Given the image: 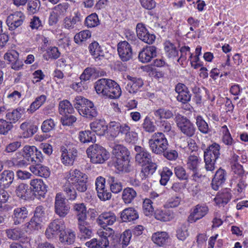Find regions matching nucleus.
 Wrapping results in <instances>:
<instances>
[{
    "label": "nucleus",
    "mask_w": 248,
    "mask_h": 248,
    "mask_svg": "<svg viewBox=\"0 0 248 248\" xmlns=\"http://www.w3.org/2000/svg\"><path fill=\"white\" fill-rule=\"evenodd\" d=\"M87 219L78 221V228L81 238H90L93 236V230L90 224Z\"/></svg>",
    "instance_id": "393cba45"
},
{
    "label": "nucleus",
    "mask_w": 248,
    "mask_h": 248,
    "mask_svg": "<svg viewBox=\"0 0 248 248\" xmlns=\"http://www.w3.org/2000/svg\"><path fill=\"white\" fill-rule=\"evenodd\" d=\"M142 127L144 131L149 133L154 132L156 129L155 125L148 116H146L143 120Z\"/></svg>",
    "instance_id": "13d9d810"
},
{
    "label": "nucleus",
    "mask_w": 248,
    "mask_h": 248,
    "mask_svg": "<svg viewBox=\"0 0 248 248\" xmlns=\"http://www.w3.org/2000/svg\"><path fill=\"white\" fill-rule=\"evenodd\" d=\"M73 105L80 115L87 119L92 120L98 115L93 103L83 96H76L73 101Z\"/></svg>",
    "instance_id": "7ed1b4c3"
},
{
    "label": "nucleus",
    "mask_w": 248,
    "mask_h": 248,
    "mask_svg": "<svg viewBox=\"0 0 248 248\" xmlns=\"http://www.w3.org/2000/svg\"><path fill=\"white\" fill-rule=\"evenodd\" d=\"M226 173L225 170L219 169L216 172L212 182V187L215 190H217L219 187L226 180Z\"/></svg>",
    "instance_id": "c756f323"
},
{
    "label": "nucleus",
    "mask_w": 248,
    "mask_h": 248,
    "mask_svg": "<svg viewBox=\"0 0 248 248\" xmlns=\"http://www.w3.org/2000/svg\"><path fill=\"white\" fill-rule=\"evenodd\" d=\"M23 157L29 162L38 163L43 159V155L34 146L26 145L23 149Z\"/></svg>",
    "instance_id": "1a4fd4ad"
},
{
    "label": "nucleus",
    "mask_w": 248,
    "mask_h": 248,
    "mask_svg": "<svg viewBox=\"0 0 248 248\" xmlns=\"http://www.w3.org/2000/svg\"><path fill=\"white\" fill-rule=\"evenodd\" d=\"M31 190L27 184H20L16 190V195L23 200H26L29 197V193Z\"/></svg>",
    "instance_id": "49530a36"
},
{
    "label": "nucleus",
    "mask_w": 248,
    "mask_h": 248,
    "mask_svg": "<svg viewBox=\"0 0 248 248\" xmlns=\"http://www.w3.org/2000/svg\"><path fill=\"white\" fill-rule=\"evenodd\" d=\"M134 149L137 152L135 160L137 163L143 166L152 162L151 155L146 149L140 146H135Z\"/></svg>",
    "instance_id": "6ab92c4d"
},
{
    "label": "nucleus",
    "mask_w": 248,
    "mask_h": 248,
    "mask_svg": "<svg viewBox=\"0 0 248 248\" xmlns=\"http://www.w3.org/2000/svg\"><path fill=\"white\" fill-rule=\"evenodd\" d=\"M200 163V160L196 155H191L187 158L186 166L187 169L192 171L193 173L192 177L193 180L196 181L200 178L201 175L199 173V167Z\"/></svg>",
    "instance_id": "a211bd4d"
},
{
    "label": "nucleus",
    "mask_w": 248,
    "mask_h": 248,
    "mask_svg": "<svg viewBox=\"0 0 248 248\" xmlns=\"http://www.w3.org/2000/svg\"><path fill=\"white\" fill-rule=\"evenodd\" d=\"M127 78L129 80L125 87L126 90L131 93H135L143 86V82L141 78L132 77L127 76Z\"/></svg>",
    "instance_id": "a878e982"
},
{
    "label": "nucleus",
    "mask_w": 248,
    "mask_h": 248,
    "mask_svg": "<svg viewBox=\"0 0 248 248\" xmlns=\"http://www.w3.org/2000/svg\"><path fill=\"white\" fill-rule=\"evenodd\" d=\"M110 85L108 90V96H106L105 98L114 99L118 98L121 94L122 91L119 84L114 81V84Z\"/></svg>",
    "instance_id": "a18cd8bd"
},
{
    "label": "nucleus",
    "mask_w": 248,
    "mask_h": 248,
    "mask_svg": "<svg viewBox=\"0 0 248 248\" xmlns=\"http://www.w3.org/2000/svg\"><path fill=\"white\" fill-rule=\"evenodd\" d=\"M136 31L139 38L148 44H153L155 40V36L150 33L142 23H139L137 25Z\"/></svg>",
    "instance_id": "2eb2a0df"
},
{
    "label": "nucleus",
    "mask_w": 248,
    "mask_h": 248,
    "mask_svg": "<svg viewBox=\"0 0 248 248\" xmlns=\"http://www.w3.org/2000/svg\"><path fill=\"white\" fill-rule=\"evenodd\" d=\"M132 236V232L129 230L125 231L120 236L121 245L122 248L128 246Z\"/></svg>",
    "instance_id": "69168bd1"
},
{
    "label": "nucleus",
    "mask_w": 248,
    "mask_h": 248,
    "mask_svg": "<svg viewBox=\"0 0 248 248\" xmlns=\"http://www.w3.org/2000/svg\"><path fill=\"white\" fill-rule=\"evenodd\" d=\"M56 124L54 121L50 118L44 121L41 125V129L43 132L47 133L55 129Z\"/></svg>",
    "instance_id": "680f3d73"
},
{
    "label": "nucleus",
    "mask_w": 248,
    "mask_h": 248,
    "mask_svg": "<svg viewBox=\"0 0 248 248\" xmlns=\"http://www.w3.org/2000/svg\"><path fill=\"white\" fill-rule=\"evenodd\" d=\"M75 240V234L71 232H63L60 234V240L61 242L67 244L73 243Z\"/></svg>",
    "instance_id": "603ef678"
},
{
    "label": "nucleus",
    "mask_w": 248,
    "mask_h": 248,
    "mask_svg": "<svg viewBox=\"0 0 248 248\" xmlns=\"http://www.w3.org/2000/svg\"><path fill=\"white\" fill-rule=\"evenodd\" d=\"M114 84V81L108 78H101L98 80L96 82L94 88L96 93L101 94L104 97L108 96V90L111 83Z\"/></svg>",
    "instance_id": "412c9836"
},
{
    "label": "nucleus",
    "mask_w": 248,
    "mask_h": 248,
    "mask_svg": "<svg viewBox=\"0 0 248 248\" xmlns=\"http://www.w3.org/2000/svg\"><path fill=\"white\" fill-rule=\"evenodd\" d=\"M30 170L35 175L45 178L48 177L50 173L47 167L38 163L35 165H31L30 167Z\"/></svg>",
    "instance_id": "2f4dec72"
},
{
    "label": "nucleus",
    "mask_w": 248,
    "mask_h": 248,
    "mask_svg": "<svg viewBox=\"0 0 248 248\" xmlns=\"http://www.w3.org/2000/svg\"><path fill=\"white\" fill-rule=\"evenodd\" d=\"M152 203L153 202L149 199H145L143 202L142 207L143 212L147 216L151 215L154 211Z\"/></svg>",
    "instance_id": "774afa93"
},
{
    "label": "nucleus",
    "mask_w": 248,
    "mask_h": 248,
    "mask_svg": "<svg viewBox=\"0 0 248 248\" xmlns=\"http://www.w3.org/2000/svg\"><path fill=\"white\" fill-rule=\"evenodd\" d=\"M46 96L45 95H41L37 97L34 101L31 103L28 111L30 113H33L39 109L46 102Z\"/></svg>",
    "instance_id": "37998d69"
},
{
    "label": "nucleus",
    "mask_w": 248,
    "mask_h": 248,
    "mask_svg": "<svg viewBox=\"0 0 248 248\" xmlns=\"http://www.w3.org/2000/svg\"><path fill=\"white\" fill-rule=\"evenodd\" d=\"M64 228L63 221L58 219H55L49 223L45 233L48 238H51L63 232Z\"/></svg>",
    "instance_id": "ddd939ff"
},
{
    "label": "nucleus",
    "mask_w": 248,
    "mask_h": 248,
    "mask_svg": "<svg viewBox=\"0 0 248 248\" xmlns=\"http://www.w3.org/2000/svg\"><path fill=\"white\" fill-rule=\"evenodd\" d=\"M231 198V194L228 189H224L219 192L215 198L217 204H227Z\"/></svg>",
    "instance_id": "ea45409f"
},
{
    "label": "nucleus",
    "mask_w": 248,
    "mask_h": 248,
    "mask_svg": "<svg viewBox=\"0 0 248 248\" xmlns=\"http://www.w3.org/2000/svg\"><path fill=\"white\" fill-rule=\"evenodd\" d=\"M175 213L171 210L165 208L163 209H157L155 212L156 219L163 222L170 221L175 217Z\"/></svg>",
    "instance_id": "cd10ccee"
},
{
    "label": "nucleus",
    "mask_w": 248,
    "mask_h": 248,
    "mask_svg": "<svg viewBox=\"0 0 248 248\" xmlns=\"http://www.w3.org/2000/svg\"><path fill=\"white\" fill-rule=\"evenodd\" d=\"M154 113L155 117L158 119L157 120H161L162 119H170L173 116V114L171 110L164 108H160L155 110Z\"/></svg>",
    "instance_id": "09e8293b"
},
{
    "label": "nucleus",
    "mask_w": 248,
    "mask_h": 248,
    "mask_svg": "<svg viewBox=\"0 0 248 248\" xmlns=\"http://www.w3.org/2000/svg\"><path fill=\"white\" fill-rule=\"evenodd\" d=\"M150 149L155 154L160 155L167 150L169 144L168 140L161 132L154 133L149 140Z\"/></svg>",
    "instance_id": "20e7f679"
},
{
    "label": "nucleus",
    "mask_w": 248,
    "mask_h": 248,
    "mask_svg": "<svg viewBox=\"0 0 248 248\" xmlns=\"http://www.w3.org/2000/svg\"><path fill=\"white\" fill-rule=\"evenodd\" d=\"M59 110L60 114L62 115L71 114L74 111L72 105L67 100H64L60 102Z\"/></svg>",
    "instance_id": "58836bf2"
},
{
    "label": "nucleus",
    "mask_w": 248,
    "mask_h": 248,
    "mask_svg": "<svg viewBox=\"0 0 248 248\" xmlns=\"http://www.w3.org/2000/svg\"><path fill=\"white\" fill-rule=\"evenodd\" d=\"M174 173L178 179L180 180H187L188 174L186 173L184 168L181 166H177L174 168Z\"/></svg>",
    "instance_id": "052dcab7"
},
{
    "label": "nucleus",
    "mask_w": 248,
    "mask_h": 248,
    "mask_svg": "<svg viewBox=\"0 0 248 248\" xmlns=\"http://www.w3.org/2000/svg\"><path fill=\"white\" fill-rule=\"evenodd\" d=\"M14 173L11 170H4L0 173V188H8L13 183Z\"/></svg>",
    "instance_id": "bb28decb"
},
{
    "label": "nucleus",
    "mask_w": 248,
    "mask_h": 248,
    "mask_svg": "<svg viewBox=\"0 0 248 248\" xmlns=\"http://www.w3.org/2000/svg\"><path fill=\"white\" fill-rule=\"evenodd\" d=\"M7 237L13 240H17L20 239L23 235L21 230L19 228L9 229L5 231Z\"/></svg>",
    "instance_id": "3c124183"
},
{
    "label": "nucleus",
    "mask_w": 248,
    "mask_h": 248,
    "mask_svg": "<svg viewBox=\"0 0 248 248\" xmlns=\"http://www.w3.org/2000/svg\"><path fill=\"white\" fill-rule=\"evenodd\" d=\"M116 216L112 212H103L98 217L96 222L104 228H108V225H113L116 221Z\"/></svg>",
    "instance_id": "aec40b11"
},
{
    "label": "nucleus",
    "mask_w": 248,
    "mask_h": 248,
    "mask_svg": "<svg viewBox=\"0 0 248 248\" xmlns=\"http://www.w3.org/2000/svg\"><path fill=\"white\" fill-rule=\"evenodd\" d=\"M208 212V208L204 204H198L192 210L188 217V221L190 223L195 222L204 217Z\"/></svg>",
    "instance_id": "dca6fc26"
},
{
    "label": "nucleus",
    "mask_w": 248,
    "mask_h": 248,
    "mask_svg": "<svg viewBox=\"0 0 248 248\" xmlns=\"http://www.w3.org/2000/svg\"><path fill=\"white\" fill-rule=\"evenodd\" d=\"M117 50L121 60L123 62H127L132 57V47L126 41L118 43Z\"/></svg>",
    "instance_id": "f3484780"
},
{
    "label": "nucleus",
    "mask_w": 248,
    "mask_h": 248,
    "mask_svg": "<svg viewBox=\"0 0 248 248\" xmlns=\"http://www.w3.org/2000/svg\"><path fill=\"white\" fill-rule=\"evenodd\" d=\"M43 222V221L39 220V219L32 217L30 221L26 224V226L27 229L26 232L38 231L41 228Z\"/></svg>",
    "instance_id": "de8ad7c7"
},
{
    "label": "nucleus",
    "mask_w": 248,
    "mask_h": 248,
    "mask_svg": "<svg viewBox=\"0 0 248 248\" xmlns=\"http://www.w3.org/2000/svg\"><path fill=\"white\" fill-rule=\"evenodd\" d=\"M90 127L93 133L99 136L104 135L108 129L106 122L103 120H96L90 124Z\"/></svg>",
    "instance_id": "c85d7f7f"
},
{
    "label": "nucleus",
    "mask_w": 248,
    "mask_h": 248,
    "mask_svg": "<svg viewBox=\"0 0 248 248\" xmlns=\"http://www.w3.org/2000/svg\"><path fill=\"white\" fill-rule=\"evenodd\" d=\"M25 16L21 12H16L10 15L7 18L6 23L11 31H14L20 27L23 23Z\"/></svg>",
    "instance_id": "4468645a"
},
{
    "label": "nucleus",
    "mask_w": 248,
    "mask_h": 248,
    "mask_svg": "<svg viewBox=\"0 0 248 248\" xmlns=\"http://www.w3.org/2000/svg\"><path fill=\"white\" fill-rule=\"evenodd\" d=\"M112 153L115 158L114 166L116 169L120 172L130 171V153L128 149L122 145L117 144L114 146Z\"/></svg>",
    "instance_id": "f03ea898"
},
{
    "label": "nucleus",
    "mask_w": 248,
    "mask_h": 248,
    "mask_svg": "<svg viewBox=\"0 0 248 248\" xmlns=\"http://www.w3.org/2000/svg\"><path fill=\"white\" fill-rule=\"evenodd\" d=\"M220 145L217 143L210 145L204 152L205 168L207 171L215 169V164L220 155Z\"/></svg>",
    "instance_id": "39448f33"
},
{
    "label": "nucleus",
    "mask_w": 248,
    "mask_h": 248,
    "mask_svg": "<svg viewBox=\"0 0 248 248\" xmlns=\"http://www.w3.org/2000/svg\"><path fill=\"white\" fill-rule=\"evenodd\" d=\"M29 211L25 206L18 207L14 209L12 218L14 224L17 225L23 223L28 217Z\"/></svg>",
    "instance_id": "4be33fe9"
},
{
    "label": "nucleus",
    "mask_w": 248,
    "mask_h": 248,
    "mask_svg": "<svg viewBox=\"0 0 248 248\" xmlns=\"http://www.w3.org/2000/svg\"><path fill=\"white\" fill-rule=\"evenodd\" d=\"M91 36V32L89 30H83L77 33L74 36V41L77 44H80L82 42L90 38Z\"/></svg>",
    "instance_id": "864d4df0"
},
{
    "label": "nucleus",
    "mask_w": 248,
    "mask_h": 248,
    "mask_svg": "<svg viewBox=\"0 0 248 248\" xmlns=\"http://www.w3.org/2000/svg\"><path fill=\"white\" fill-rule=\"evenodd\" d=\"M137 192L132 187L124 188L122 193V199L125 204H129L132 202L137 196Z\"/></svg>",
    "instance_id": "4c0bfd02"
},
{
    "label": "nucleus",
    "mask_w": 248,
    "mask_h": 248,
    "mask_svg": "<svg viewBox=\"0 0 248 248\" xmlns=\"http://www.w3.org/2000/svg\"><path fill=\"white\" fill-rule=\"evenodd\" d=\"M82 19L81 13L78 11L75 12L73 15L66 16L63 19L62 26L65 29L74 30L81 24Z\"/></svg>",
    "instance_id": "9b49d317"
},
{
    "label": "nucleus",
    "mask_w": 248,
    "mask_h": 248,
    "mask_svg": "<svg viewBox=\"0 0 248 248\" xmlns=\"http://www.w3.org/2000/svg\"><path fill=\"white\" fill-rule=\"evenodd\" d=\"M160 175V184L163 186H165L169 180L170 176L172 175V172L168 168H165L163 169Z\"/></svg>",
    "instance_id": "338daca9"
},
{
    "label": "nucleus",
    "mask_w": 248,
    "mask_h": 248,
    "mask_svg": "<svg viewBox=\"0 0 248 248\" xmlns=\"http://www.w3.org/2000/svg\"><path fill=\"white\" fill-rule=\"evenodd\" d=\"M24 113L25 109L23 107H20L7 112L5 117L6 120L13 125L21 118Z\"/></svg>",
    "instance_id": "7c9ffc66"
},
{
    "label": "nucleus",
    "mask_w": 248,
    "mask_h": 248,
    "mask_svg": "<svg viewBox=\"0 0 248 248\" xmlns=\"http://www.w3.org/2000/svg\"><path fill=\"white\" fill-rule=\"evenodd\" d=\"M89 49L92 55L93 56L96 61L98 60H102L104 56L101 53L102 51L100 49V46L99 44L94 41L90 44Z\"/></svg>",
    "instance_id": "e433bc0d"
},
{
    "label": "nucleus",
    "mask_w": 248,
    "mask_h": 248,
    "mask_svg": "<svg viewBox=\"0 0 248 248\" xmlns=\"http://www.w3.org/2000/svg\"><path fill=\"white\" fill-rule=\"evenodd\" d=\"M61 152L62 163L67 166L73 165L78 155L77 149L75 148L67 149L65 147L62 146L61 148Z\"/></svg>",
    "instance_id": "f8f14e48"
},
{
    "label": "nucleus",
    "mask_w": 248,
    "mask_h": 248,
    "mask_svg": "<svg viewBox=\"0 0 248 248\" xmlns=\"http://www.w3.org/2000/svg\"><path fill=\"white\" fill-rule=\"evenodd\" d=\"M78 139L80 142L83 143L93 142L96 141L94 134L89 130L80 131L78 134Z\"/></svg>",
    "instance_id": "79ce46f5"
},
{
    "label": "nucleus",
    "mask_w": 248,
    "mask_h": 248,
    "mask_svg": "<svg viewBox=\"0 0 248 248\" xmlns=\"http://www.w3.org/2000/svg\"><path fill=\"white\" fill-rule=\"evenodd\" d=\"M31 188L40 196H43L46 191V185L42 179H35L30 182Z\"/></svg>",
    "instance_id": "f704fd0d"
},
{
    "label": "nucleus",
    "mask_w": 248,
    "mask_h": 248,
    "mask_svg": "<svg viewBox=\"0 0 248 248\" xmlns=\"http://www.w3.org/2000/svg\"><path fill=\"white\" fill-rule=\"evenodd\" d=\"M175 91L178 93L177 99L178 101L186 104L190 100L191 94L185 84L178 83L175 87Z\"/></svg>",
    "instance_id": "5701e85b"
},
{
    "label": "nucleus",
    "mask_w": 248,
    "mask_h": 248,
    "mask_svg": "<svg viewBox=\"0 0 248 248\" xmlns=\"http://www.w3.org/2000/svg\"><path fill=\"white\" fill-rule=\"evenodd\" d=\"M175 122L179 129L186 136L191 137L195 134L196 128L186 117L177 115L175 117Z\"/></svg>",
    "instance_id": "6e6552de"
},
{
    "label": "nucleus",
    "mask_w": 248,
    "mask_h": 248,
    "mask_svg": "<svg viewBox=\"0 0 248 248\" xmlns=\"http://www.w3.org/2000/svg\"><path fill=\"white\" fill-rule=\"evenodd\" d=\"M121 239L118 234H115L114 231L113 233L109 236V247L110 248H120L121 246Z\"/></svg>",
    "instance_id": "6e6d98bb"
},
{
    "label": "nucleus",
    "mask_w": 248,
    "mask_h": 248,
    "mask_svg": "<svg viewBox=\"0 0 248 248\" xmlns=\"http://www.w3.org/2000/svg\"><path fill=\"white\" fill-rule=\"evenodd\" d=\"M70 209V206L66 203L65 199L61 193H58L55 197V213L60 217L63 218L68 214Z\"/></svg>",
    "instance_id": "9d476101"
},
{
    "label": "nucleus",
    "mask_w": 248,
    "mask_h": 248,
    "mask_svg": "<svg viewBox=\"0 0 248 248\" xmlns=\"http://www.w3.org/2000/svg\"><path fill=\"white\" fill-rule=\"evenodd\" d=\"M169 238L168 234L165 232H157L154 233L152 237V240L154 243L159 246L165 245Z\"/></svg>",
    "instance_id": "c9c22d12"
},
{
    "label": "nucleus",
    "mask_w": 248,
    "mask_h": 248,
    "mask_svg": "<svg viewBox=\"0 0 248 248\" xmlns=\"http://www.w3.org/2000/svg\"><path fill=\"white\" fill-rule=\"evenodd\" d=\"M73 208L76 212L78 221L87 219L86 207L83 203L75 204Z\"/></svg>",
    "instance_id": "c03bdc74"
},
{
    "label": "nucleus",
    "mask_w": 248,
    "mask_h": 248,
    "mask_svg": "<svg viewBox=\"0 0 248 248\" xmlns=\"http://www.w3.org/2000/svg\"><path fill=\"white\" fill-rule=\"evenodd\" d=\"M156 56V48L153 46L143 48L139 54V60L142 63H147Z\"/></svg>",
    "instance_id": "b1692460"
},
{
    "label": "nucleus",
    "mask_w": 248,
    "mask_h": 248,
    "mask_svg": "<svg viewBox=\"0 0 248 248\" xmlns=\"http://www.w3.org/2000/svg\"><path fill=\"white\" fill-rule=\"evenodd\" d=\"M99 23L98 16L95 13L88 16L85 19V24L89 28L94 27L97 26Z\"/></svg>",
    "instance_id": "0e129e2a"
},
{
    "label": "nucleus",
    "mask_w": 248,
    "mask_h": 248,
    "mask_svg": "<svg viewBox=\"0 0 248 248\" xmlns=\"http://www.w3.org/2000/svg\"><path fill=\"white\" fill-rule=\"evenodd\" d=\"M112 233H113V230L110 228L100 229L97 232L99 239H93L87 242L86 246L91 248H107L109 247V236Z\"/></svg>",
    "instance_id": "0eeeda50"
},
{
    "label": "nucleus",
    "mask_w": 248,
    "mask_h": 248,
    "mask_svg": "<svg viewBox=\"0 0 248 248\" xmlns=\"http://www.w3.org/2000/svg\"><path fill=\"white\" fill-rule=\"evenodd\" d=\"M120 217L124 222H130L138 218L139 215L134 208L129 207L121 212Z\"/></svg>",
    "instance_id": "473e14b6"
},
{
    "label": "nucleus",
    "mask_w": 248,
    "mask_h": 248,
    "mask_svg": "<svg viewBox=\"0 0 248 248\" xmlns=\"http://www.w3.org/2000/svg\"><path fill=\"white\" fill-rule=\"evenodd\" d=\"M164 49L167 56L169 58L175 57L178 55V51L176 47L170 42L165 44Z\"/></svg>",
    "instance_id": "bf43d9fd"
},
{
    "label": "nucleus",
    "mask_w": 248,
    "mask_h": 248,
    "mask_svg": "<svg viewBox=\"0 0 248 248\" xmlns=\"http://www.w3.org/2000/svg\"><path fill=\"white\" fill-rule=\"evenodd\" d=\"M14 126L8 120L0 119V134L5 135L11 130Z\"/></svg>",
    "instance_id": "5fc2aeb1"
},
{
    "label": "nucleus",
    "mask_w": 248,
    "mask_h": 248,
    "mask_svg": "<svg viewBox=\"0 0 248 248\" xmlns=\"http://www.w3.org/2000/svg\"><path fill=\"white\" fill-rule=\"evenodd\" d=\"M97 70L94 67H88L86 68L80 76V79L85 81L89 80L92 76H95Z\"/></svg>",
    "instance_id": "e2e57ef3"
},
{
    "label": "nucleus",
    "mask_w": 248,
    "mask_h": 248,
    "mask_svg": "<svg viewBox=\"0 0 248 248\" xmlns=\"http://www.w3.org/2000/svg\"><path fill=\"white\" fill-rule=\"evenodd\" d=\"M88 156L93 163H103L107 160L109 154L102 146L94 144L90 146L86 150Z\"/></svg>",
    "instance_id": "423d86ee"
},
{
    "label": "nucleus",
    "mask_w": 248,
    "mask_h": 248,
    "mask_svg": "<svg viewBox=\"0 0 248 248\" xmlns=\"http://www.w3.org/2000/svg\"><path fill=\"white\" fill-rule=\"evenodd\" d=\"M108 181L109 184L111 191L114 193H118L122 189V185L121 182L116 179L114 176H109Z\"/></svg>",
    "instance_id": "8fccbe9b"
},
{
    "label": "nucleus",
    "mask_w": 248,
    "mask_h": 248,
    "mask_svg": "<svg viewBox=\"0 0 248 248\" xmlns=\"http://www.w3.org/2000/svg\"><path fill=\"white\" fill-rule=\"evenodd\" d=\"M67 182L63 186V190L65 192L67 198L70 200H74L77 197V192L75 188L71 186H74L79 192H84L88 187L87 175L77 169L70 170L66 174Z\"/></svg>",
    "instance_id": "f257e3e1"
},
{
    "label": "nucleus",
    "mask_w": 248,
    "mask_h": 248,
    "mask_svg": "<svg viewBox=\"0 0 248 248\" xmlns=\"http://www.w3.org/2000/svg\"><path fill=\"white\" fill-rule=\"evenodd\" d=\"M196 124L198 129L203 134H208L211 131L208 124L201 115H198L196 117Z\"/></svg>",
    "instance_id": "a19ab883"
},
{
    "label": "nucleus",
    "mask_w": 248,
    "mask_h": 248,
    "mask_svg": "<svg viewBox=\"0 0 248 248\" xmlns=\"http://www.w3.org/2000/svg\"><path fill=\"white\" fill-rule=\"evenodd\" d=\"M40 7L39 0H29L28 3V12L29 14L32 15L39 11Z\"/></svg>",
    "instance_id": "4d7b16f0"
},
{
    "label": "nucleus",
    "mask_w": 248,
    "mask_h": 248,
    "mask_svg": "<svg viewBox=\"0 0 248 248\" xmlns=\"http://www.w3.org/2000/svg\"><path fill=\"white\" fill-rule=\"evenodd\" d=\"M147 165L142 166L141 170L139 173V176L141 180L147 178L149 175H152L157 169V165L156 163L151 162L147 164Z\"/></svg>",
    "instance_id": "72a5a7b5"
}]
</instances>
